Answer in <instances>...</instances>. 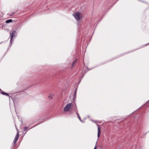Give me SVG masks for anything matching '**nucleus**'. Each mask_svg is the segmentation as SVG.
Masks as SVG:
<instances>
[{
    "mask_svg": "<svg viewBox=\"0 0 149 149\" xmlns=\"http://www.w3.org/2000/svg\"><path fill=\"white\" fill-rule=\"evenodd\" d=\"M16 35V32L15 31H13L12 32V34L10 35V41H11L13 37L15 36Z\"/></svg>",
    "mask_w": 149,
    "mask_h": 149,
    "instance_id": "obj_4",
    "label": "nucleus"
},
{
    "mask_svg": "<svg viewBox=\"0 0 149 149\" xmlns=\"http://www.w3.org/2000/svg\"><path fill=\"white\" fill-rule=\"evenodd\" d=\"M73 106V104L72 103H68L64 108V111L65 112L69 111L71 110Z\"/></svg>",
    "mask_w": 149,
    "mask_h": 149,
    "instance_id": "obj_1",
    "label": "nucleus"
},
{
    "mask_svg": "<svg viewBox=\"0 0 149 149\" xmlns=\"http://www.w3.org/2000/svg\"><path fill=\"white\" fill-rule=\"evenodd\" d=\"M96 148H97V146H95V148H94V149H96Z\"/></svg>",
    "mask_w": 149,
    "mask_h": 149,
    "instance_id": "obj_14",
    "label": "nucleus"
},
{
    "mask_svg": "<svg viewBox=\"0 0 149 149\" xmlns=\"http://www.w3.org/2000/svg\"><path fill=\"white\" fill-rule=\"evenodd\" d=\"M76 91H75V93H74V97H75V96H76Z\"/></svg>",
    "mask_w": 149,
    "mask_h": 149,
    "instance_id": "obj_12",
    "label": "nucleus"
},
{
    "mask_svg": "<svg viewBox=\"0 0 149 149\" xmlns=\"http://www.w3.org/2000/svg\"><path fill=\"white\" fill-rule=\"evenodd\" d=\"M98 126V131H97V137L99 138L100 136V128L99 127V125H97Z\"/></svg>",
    "mask_w": 149,
    "mask_h": 149,
    "instance_id": "obj_6",
    "label": "nucleus"
},
{
    "mask_svg": "<svg viewBox=\"0 0 149 149\" xmlns=\"http://www.w3.org/2000/svg\"><path fill=\"white\" fill-rule=\"evenodd\" d=\"M28 128V127H24V131H26Z\"/></svg>",
    "mask_w": 149,
    "mask_h": 149,
    "instance_id": "obj_11",
    "label": "nucleus"
},
{
    "mask_svg": "<svg viewBox=\"0 0 149 149\" xmlns=\"http://www.w3.org/2000/svg\"><path fill=\"white\" fill-rule=\"evenodd\" d=\"M77 59H76L72 63V67H73L74 66V65H75V64H76V62H77Z\"/></svg>",
    "mask_w": 149,
    "mask_h": 149,
    "instance_id": "obj_7",
    "label": "nucleus"
},
{
    "mask_svg": "<svg viewBox=\"0 0 149 149\" xmlns=\"http://www.w3.org/2000/svg\"><path fill=\"white\" fill-rule=\"evenodd\" d=\"M54 95L53 94L50 93L49 94L48 97L49 99H52L53 98V97L54 96Z\"/></svg>",
    "mask_w": 149,
    "mask_h": 149,
    "instance_id": "obj_5",
    "label": "nucleus"
},
{
    "mask_svg": "<svg viewBox=\"0 0 149 149\" xmlns=\"http://www.w3.org/2000/svg\"><path fill=\"white\" fill-rule=\"evenodd\" d=\"M17 133L16 135L15 136V139H14V145L15 144V143L17 141V139H18V138H19V132H18V130H17Z\"/></svg>",
    "mask_w": 149,
    "mask_h": 149,
    "instance_id": "obj_3",
    "label": "nucleus"
},
{
    "mask_svg": "<svg viewBox=\"0 0 149 149\" xmlns=\"http://www.w3.org/2000/svg\"><path fill=\"white\" fill-rule=\"evenodd\" d=\"M77 116L78 117V118H79V120H80L81 122H82V120H81V118H80V117L79 116V114L78 113H77Z\"/></svg>",
    "mask_w": 149,
    "mask_h": 149,
    "instance_id": "obj_9",
    "label": "nucleus"
},
{
    "mask_svg": "<svg viewBox=\"0 0 149 149\" xmlns=\"http://www.w3.org/2000/svg\"><path fill=\"white\" fill-rule=\"evenodd\" d=\"M12 22V19H8V20H7L6 22V23H10V22Z\"/></svg>",
    "mask_w": 149,
    "mask_h": 149,
    "instance_id": "obj_8",
    "label": "nucleus"
},
{
    "mask_svg": "<svg viewBox=\"0 0 149 149\" xmlns=\"http://www.w3.org/2000/svg\"><path fill=\"white\" fill-rule=\"evenodd\" d=\"M74 108L75 109H77V106H76V105L75 104V107H74Z\"/></svg>",
    "mask_w": 149,
    "mask_h": 149,
    "instance_id": "obj_13",
    "label": "nucleus"
},
{
    "mask_svg": "<svg viewBox=\"0 0 149 149\" xmlns=\"http://www.w3.org/2000/svg\"><path fill=\"white\" fill-rule=\"evenodd\" d=\"M73 16L77 20H79L82 17V15L80 12H77L73 14Z\"/></svg>",
    "mask_w": 149,
    "mask_h": 149,
    "instance_id": "obj_2",
    "label": "nucleus"
},
{
    "mask_svg": "<svg viewBox=\"0 0 149 149\" xmlns=\"http://www.w3.org/2000/svg\"><path fill=\"white\" fill-rule=\"evenodd\" d=\"M2 94H3L4 95H7V96H8L9 95L7 93H6L4 92H2Z\"/></svg>",
    "mask_w": 149,
    "mask_h": 149,
    "instance_id": "obj_10",
    "label": "nucleus"
}]
</instances>
